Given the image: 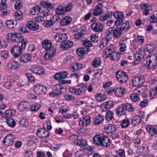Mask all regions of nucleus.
Wrapping results in <instances>:
<instances>
[{"instance_id": "obj_6", "label": "nucleus", "mask_w": 157, "mask_h": 157, "mask_svg": "<svg viewBox=\"0 0 157 157\" xmlns=\"http://www.w3.org/2000/svg\"><path fill=\"white\" fill-rule=\"evenodd\" d=\"M107 31L108 33H111L113 37L115 38H119L122 33V31L119 27H111L107 29Z\"/></svg>"}, {"instance_id": "obj_5", "label": "nucleus", "mask_w": 157, "mask_h": 157, "mask_svg": "<svg viewBox=\"0 0 157 157\" xmlns=\"http://www.w3.org/2000/svg\"><path fill=\"white\" fill-rule=\"evenodd\" d=\"M116 75L117 80L121 83H125L128 80V76L124 71L119 70L116 72Z\"/></svg>"}, {"instance_id": "obj_7", "label": "nucleus", "mask_w": 157, "mask_h": 157, "mask_svg": "<svg viewBox=\"0 0 157 157\" xmlns=\"http://www.w3.org/2000/svg\"><path fill=\"white\" fill-rule=\"evenodd\" d=\"M113 15L117 19L115 22V25L118 26L121 24L123 22V18L124 16V13L121 12L117 11L113 13Z\"/></svg>"}, {"instance_id": "obj_14", "label": "nucleus", "mask_w": 157, "mask_h": 157, "mask_svg": "<svg viewBox=\"0 0 157 157\" xmlns=\"http://www.w3.org/2000/svg\"><path fill=\"white\" fill-rule=\"evenodd\" d=\"M14 139L15 136L13 135L8 134L5 137L3 143L6 145H11L13 144Z\"/></svg>"}, {"instance_id": "obj_37", "label": "nucleus", "mask_w": 157, "mask_h": 157, "mask_svg": "<svg viewBox=\"0 0 157 157\" xmlns=\"http://www.w3.org/2000/svg\"><path fill=\"white\" fill-rule=\"evenodd\" d=\"M29 106V103L23 101L21 102L18 105V109L21 111L26 110Z\"/></svg>"}, {"instance_id": "obj_11", "label": "nucleus", "mask_w": 157, "mask_h": 157, "mask_svg": "<svg viewBox=\"0 0 157 157\" xmlns=\"http://www.w3.org/2000/svg\"><path fill=\"white\" fill-rule=\"evenodd\" d=\"M91 27L93 31L95 32L101 33L103 31V26L100 22L93 23Z\"/></svg>"}, {"instance_id": "obj_34", "label": "nucleus", "mask_w": 157, "mask_h": 157, "mask_svg": "<svg viewBox=\"0 0 157 157\" xmlns=\"http://www.w3.org/2000/svg\"><path fill=\"white\" fill-rule=\"evenodd\" d=\"M147 90V87L145 86H141L136 88L134 90V92L138 95H140L145 93Z\"/></svg>"}, {"instance_id": "obj_17", "label": "nucleus", "mask_w": 157, "mask_h": 157, "mask_svg": "<svg viewBox=\"0 0 157 157\" xmlns=\"http://www.w3.org/2000/svg\"><path fill=\"white\" fill-rule=\"evenodd\" d=\"M140 7L141 9L144 10L143 13L145 15H148L149 13V11L152 10V8L151 6L148 4L140 5Z\"/></svg>"}, {"instance_id": "obj_26", "label": "nucleus", "mask_w": 157, "mask_h": 157, "mask_svg": "<svg viewBox=\"0 0 157 157\" xmlns=\"http://www.w3.org/2000/svg\"><path fill=\"white\" fill-rule=\"evenodd\" d=\"M148 152V148L146 146L140 147L137 151V153L139 155H144Z\"/></svg>"}, {"instance_id": "obj_49", "label": "nucleus", "mask_w": 157, "mask_h": 157, "mask_svg": "<svg viewBox=\"0 0 157 157\" xmlns=\"http://www.w3.org/2000/svg\"><path fill=\"white\" fill-rule=\"evenodd\" d=\"M101 59L99 57L95 58L92 62V65L94 67H97L101 64Z\"/></svg>"}, {"instance_id": "obj_33", "label": "nucleus", "mask_w": 157, "mask_h": 157, "mask_svg": "<svg viewBox=\"0 0 157 157\" xmlns=\"http://www.w3.org/2000/svg\"><path fill=\"white\" fill-rule=\"evenodd\" d=\"M73 45V42L72 41L66 40L61 44L60 47L62 49L64 50L71 48Z\"/></svg>"}, {"instance_id": "obj_27", "label": "nucleus", "mask_w": 157, "mask_h": 157, "mask_svg": "<svg viewBox=\"0 0 157 157\" xmlns=\"http://www.w3.org/2000/svg\"><path fill=\"white\" fill-rule=\"evenodd\" d=\"M32 58V56L30 54H26L22 55L20 58V61L25 63L29 62Z\"/></svg>"}, {"instance_id": "obj_63", "label": "nucleus", "mask_w": 157, "mask_h": 157, "mask_svg": "<svg viewBox=\"0 0 157 157\" xmlns=\"http://www.w3.org/2000/svg\"><path fill=\"white\" fill-rule=\"evenodd\" d=\"M5 114L6 117H7L13 116L15 114V113L11 109H8L6 111Z\"/></svg>"}, {"instance_id": "obj_13", "label": "nucleus", "mask_w": 157, "mask_h": 157, "mask_svg": "<svg viewBox=\"0 0 157 157\" xmlns=\"http://www.w3.org/2000/svg\"><path fill=\"white\" fill-rule=\"evenodd\" d=\"M103 8L101 3L98 4L95 7L92 13L94 16H98L101 15L103 12Z\"/></svg>"}, {"instance_id": "obj_44", "label": "nucleus", "mask_w": 157, "mask_h": 157, "mask_svg": "<svg viewBox=\"0 0 157 157\" xmlns=\"http://www.w3.org/2000/svg\"><path fill=\"white\" fill-rule=\"evenodd\" d=\"M102 137H101L99 135H95L93 138L94 143L98 146H101V140Z\"/></svg>"}, {"instance_id": "obj_45", "label": "nucleus", "mask_w": 157, "mask_h": 157, "mask_svg": "<svg viewBox=\"0 0 157 157\" xmlns=\"http://www.w3.org/2000/svg\"><path fill=\"white\" fill-rule=\"evenodd\" d=\"M123 105L125 110H126L128 112H133L134 110V107L130 103H125L123 104Z\"/></svg>"}, {"instance_id": "obj_20", "label": "nucleus", "mask_w": 157, "mask_h": 157, "mask_svg": "<svg viewBox=\"0 0 157 157\" xmlns=\"http://www.w3.org/2000/svg\"><path fill=\"white\" fill-rule=\"evenodd\" d=\"M146 129L148 133L151 136H153L155 134H157V125L153 126L148 125L146 127Z\"/></svg>"}, {"instance_id": "obj_21", "label": "nucleus", "mask_w": 157, "mask_h": 157, "mask_svg": "<svg viewBox=\"0 0 157 157\" xmlns=\"http://www.w3.org/2000/svg\"><path fill=\"white\" fill-rule=\"evenodd\" d=\"M42 47L44 49L48 50H50L52 47V44L50 41L48 40H45L42 42Z\"/></svg>"}, {"instance_id": "obj_18", "label": "nucleus", "mask_w": 157, "mask_h": 157, "mask_svg": "<svg viewBox=\"0 0 157 157\" xmlns=\"http://www.w3.org/2000/svg\"><path fill=\"white\" fill-rule=\"evenodd\" d=\"M91 122V118L90 116H87L82 118L79 122V125L82 126H86L88 125Z\"/></svg>"}, {"instance_id": "obj_39", "label": "nucleus", "mask_w": 157, "mask_h": 157, "mask_svg": "<svg viewBox=\"0 0 157 157\" xmlns=\"http://www.w3.org/2000/svg\"><path fill=\"white\" fill-rule=\"evenodd\" d=\"M121 25V26L119 27L120 28L122 31L127 32L131 28L130 24L128 22H124L122 23Z\"/></svg>"}, {"instance_id": "obj_51", "label": "nucleus", "mask_w": 157, "mask_h": 157, "mask_svg": "<svg viewBox=\"0 0 157 157\" xmlns=\"http://www.w3.org/2000/svg\"><path fill=\"white\" fill-rule=\"evenodd\" d=\"M103 105L105 109H109L113 106L114 103L112 101L110 100L104 103Z\"/></svg>"}, {"instance_id": "obj_50", "label": "nucleus", "mask_w": 157, "mask_h": 157, "mask_svg": "<svg viewBox=\"0 0 157 157\" xmlns=\"http://www.w3.org/2000/svg\"><path fill=\"white\" fill-rule=\"evenodd\" d=\"M111 60H118L121 57V55L120 53L115 52L109 57Z\"/></svg>"}, {"instance_id": "obj_43", "label": "nucleus", "mask_w": 157, "mask_h": 157, "mask_svg": "<svg viewBox=\"0 0 157 157\" xmlns=\"http://www.w3.org/2000/svg\"><path fill=\"white\" fill-rule=\"evenodd\" d=\"M56 52L55 49L52 48V50H49L48 52L46 53L44 55V57L45 59H48L52 57Z\"/></svg>"}, {"instance_id": "obj_31", "label": "nucleus", "mask_w": 157, "mask_h": 157, "mask_svg": "<svg viewBox=\"0 0 157 157\" xmlns=\"http://www.w3.org/2000/svg\"><path fill=\"white\" fill-rule=\"evenodd\" d=\"M6 26L9 29H12L16 26L17 22L16 21L12 20H8L5 21Z\"/></svg>"}, {"instance_id": "obj_32", "label": "nucleus", "mask_w": 157, "mask_h": 157, "mask_svg": "<svg viewBox=\"0 0 157 157\" xmlns=\"http://www.w3.org/2000/svg\"><path fill=\"white\" fill-rule=\"evenodd\" d=\"M82 66V64L81 63H75L71 65L69 69L72 72H75L80 69Z\"/></svg>"}, {"instance_id": "obj_47", "label": "nucleus", "mask_w": 157, "mask_h": 157, "mask_svg": "<svg viewBox=\"0 0 157 157\" xmlns=\"http://www.w3.org/2000/svg\"><path fill=\"white\" fill-rule=\"evenodd\" d=\"M42 12L41 8L38 6L34 7L31 10V13L33 15H38Z\"/></svg>"}, {"instance_id": "obj_48", "label": "nucleus", "mask_w": 157, "mask_h": 157, "mask_svg": "<svg viewBox=\"0 0 157 157\" xmlns=\"http://www.w3.org/2000/svg\"><path fill=\"white\" fill-rule=\"evenodd\" d=\"M75 144L81 147H84L87 145V141L85 139H78L75 141Z\"/></svg>"}, {"instance_id": "obj_3", "label": "nucleus", "mask_w": 157, "mask_h": 157, "mask_svg": "<svg viewBox=\"0 0 157 157\" xmlns=\"http://www.w3.org/2000/svg\"><path fill=\"white\" fill-rule=\"evenodd\" d=\"M144 64L149 69L153 70L157 67V56L151 55L147 57Z\"/></svg>"}, {"instance_id": "obj_59", "label": "nucleus", "mask_w": 157, "mask_h": 157, "mask_svg": "<svg viewBox=\"0 0 157 157\" xmlns=\"http://www.w3.org/2000/svg\"><path fill=\"white\" fill-rule=\"evenodd\" d=\"M83 46L86 47L90 48L92 46V44L91 42L88 40H85L82 42Z\"/></svg>"}, {"instance_id": "obj_8", "label": "nucleus", "mask_w": 157, "mask_h": 157, "mask_svg": "<svg viewBox=\"0 0 157 157\" xmlns=\"http://www.w3.org/2000/svg\"><path fill=\"white\" fill-rule=\"evenodd\" d=\"M115 47L113 44H110L108 46L103 52V57L105 58L109 57L113 53L115 52Z\"/></svg>"}, {"instance_id": "obj_46", "label": "nucleus", "mask_w": 157, "mask_h": 157, "mask_svg": "<svg viewBox=\"0 0 157 157\" xmlns=\"http://www.w3.org/2000/svg\"><path fill=\"white\" fill-rule=\"evenodd\" d=\"M96 99L99 101H102L105 100L106 99L105 95L104 94L99 93L95 95Z\"/></svg>"}, {"instance_id": "obj_1", "label": "nucleus", "mask_w": 157, "mask_h": 157, "mask_svg": "<svg viewBox=\"0 0 157 157\" xmlns=\"http://www.w3.org/2000/svg\"><path fill=\"white\" fill-rule=\"evenodd\" d=\"M27 40L22 41L20 45L17 44L12 47L10 49V52L12 56L14 57H19L22 53L23 50L25 49L27 44Z\"/></svg>"}, {"instance_id": "obj_15", "label": "nucleus", "mask_w": 157, "mask_h": 157, "mask_svg": "<svg viewBox=\"0 0 157 157\" xmlns=\"http://www.w3.org/2000/svg\"><path fill=\"white\" fill-rule=\"evenodd\" d=\"M36 134L40 138H47L49 136L50 133L45 128H39L37 129Z\"/></svg>"}, {"instance_id": "obj_62", "label": "nucleus", "mask_w": 157, "mask_h": 157, "mask_svg": "<svg viewBox=\"0 0 157 157\" xmlns=\"http://www.w3.org/2000/svg\"><path fill=\"white\" fill-rule=\"evenodd\" d=\"M50 20L54 24L56 22L60 20V18L59 17L57 14L56 15H52L50 18Z\"/></svg>"}, {"instance_id": "obj_38", "label": "nucleus", "mask_w": 157, "mask_h": 157, "mask_svg": "<svg viewBox=\"0 0 157 157\" xmlns=\"http://www.w3.org/2000/svg\"><path fill=\"white\" fill-rule=\"evenodd\" d=\"M89 50V49L86 48H78L76 49V53L78 56H81L86 54Z\"/></svg>"}, {"instance_id": "obj_40", "label": "nucleus", "mask_w": 157, "mask_h": 157, "mask_svg": "<svg viewBox=\"0 0 157 157\" xmlns=\"http://www.w3.org/2000/svg\"><path fill=\"white\" fill-rule=\"evenodd\" d=\"M104 119V117L101 115H98L95 117L93 124L95 125H98L103 122Z\"/></svg>"}, {"instance_id": "obj_64", "label": "nucleus", "mask_w": 157, "mask_h": 157, "mask_svg": "<svg viewBox=\"0 0 157 157\" xmlns=\"http://www.w3.org/2000/svg\"><path fill=\"white\" fill-rule=\"evenodd\" d=\"M149 94L151 97L154 98L156 94H157V91L156 87L154 88H152L149 91Z\"/></svg>"}, {"instance_id": "obj_23", "label": "nucleus", "mask_w": 157, "mask_h": 157, "mask_svg": "<svg viewBox=\"0 0 157 157\" xmlns=\"http://www.w3.org/2000/svg\"><path fill=\"white\" fill-rule=\"evenodd\" d=\"M86 86L83 83L80 84L78 86V88H76V95H79L85 92L86 90Z\"/></svg>"}, {"instance_id": "obj_9", "label": "nucleus", "mask_w": 157, "mask_h": 157, "mask_svg": "<svg viewBox=\"0 0 157 157\" xmlns=\"http://www.w3.org/2000/svg\"><path fill=\"white\" fill-rule=\"evenodd\" d=\"M54 38L56 42L63 43L67 40V34L64 33H56L54 36Z\"/></svg>"}, {"instance_id": "obj_24", "label": "nucleus", "mask_w": 157, "mask_h": 157, "mask_svg": "<svg viewBox=\"0 0 157 157\" xmlns=\"http://www.w3.org/2000/svg\"><path fill=\"white\" fill-rule=\"evenodd\" d=\"M110 140L108 137L105 136L102 137L101 140V146L107 147L110 145Z\"/></svg>"}, {"instance_id": "obj_35", "label": "nucleus", "mask_w": 157, "mask_h": 157, "mask_svg": "<svg viewBox=\"0 0 157 157\" xmlns=\"http://www.w3.org/2000/svg\"><path fill=\"white\" fill-rule=\"evenodd\" d=\"M14 79L13 77L10 76L8 78L7 81L4 84L5 86L7 89H10L13 86V82H14Z\"/></svg>"}, {"instance_id": "obj_57", "label": "nucleus", "mask_w": 157, "mask_h": 157, "mask_svg": "<svg viewBox=\"0 0 157 157\" xmlns=\"http://www.w3.org/2000/svg\"><path fill=\"white\" fill-rule=\"evenodd\" d=\"M15 21L20 20L23 18L22 13L19 11H16L14 13Z\"/></svg>"}, {"instance_id": "obj_29", "label": "nucleus", "mask_w": 157, "mask_h": 157, "mask_svg": "<svg viewBox=\"0 0 157 157\" xmlns=\"http://www.w3.org/2000/svg\"><path fill=\"white\" fill-rule=\"evenodd\" d=\"M125 92V89L122 87H118L116 88L114 91L115 95L117 97H121Z\"/></svg>"}, {"instance_id": "obj_30", "label": "nucleus", "mask_w": 157, "mask_h": 157, "mask_svg": "<svg viewBox=\"0 0 157 157\" xmlns=\"http://www.w3.org/2000/svg\"><path fill=\"white\" fill-rule=\"evenodd\" d=\"M104 128L107 133H112L115 131L116 129L115 125L112 124H108L105 125Z\"/></svg>"}, {"instance_id": "obj_53", "label": "nucleus", "mask_w": 157, "mask_h": 157, "mask_svg": "<svg viewBox=\"0 0 157 157\" xmlns=\"http://www.w3.org/2000/svg\"><path fill=\"white\" fill-rule=\"evenodd\" d=\"M62 85L59 84H56L53 86V89L55 91H57V92H60V94H62V90L63 89V87L61 86Z\"/></svg>"}, {"instance_id": "obj_25", "label": "nucleus", "mask_w": 157, "mask_h": 157, "mask_svg": "<svg viewBox=\"0 0 157 157\" xmlns=\"http://www.w3.org/2000/svg\"><path fill=\"white\" fill-rule=\"evenodd\" d=\"M116 114L118 116L124 115L126 114V110L122 104L121 106L117 107L115 110Z\"/></svg>"}, {"instance_id": "obj_28", "label": "nucleus", "mask_w": 157, "mask_h": 157, "mask_svg": "<svg viewBox=\"0 0 157 157\" xmlns=\"http://www.w3.org/2000/svg\"><path fill=\"white\" fill-rule=\"evenodd\" d=\"M7 66L9 69L13 70L19 69L20 67L18 62L14 61L9 63Z\"/></svg>"}, {"instance_id": "obj_16", "label": "nucleus", "mask_w": 157, "mask_h": 157, "mask_svg": "<svg viewBox=\"0 0 157 157\" xmlns=\"http://www.w3.org/2000/svg\"><path fill=\"white\" fill-rule=\"evenodd\" d=\"M47 88L40 84H37L34 88V92L38 94H42L45 93Z\"/></svg>"}, {"instance_id": "obj_36", "label": "nucleus", "mask_w": 157, "mask_h": 157, "mask_svg": "<svg viewBox=\"0 0 157 157\" xmlns=\"http://www.w3.org/2000/svg\"><path fill=\"white\" fill-rule=\"evenodd\" d=\"M38 142V139L35 136H31L28 138L27 144L28 146H31Z\"/></svg>"}, {"instance_id": "obj_52", "label": "nucleus", "mask_w": 157, "mask_h": 157, "mask_svg": "<svg viewBox=\"0 0 157 157\" xmlns=\"http://www.w3.org/2000/svg\"><path fill=\"white\" fill-rule=\"evenodd\" d=\"M55 13L57 15H61L64 14L65 12L63 7L59 6L56 8L55 10Z\"/></svg>"}, {"instance_id": "obj_2", "label": "nucleus", "mask_w": 157, "mask_h": 157, "mask_svg": "<svg viewBox=\"0 0 157 157\" xmlns=\"http://www.w3.org/2000/svg\"><path fill=\"white\" fill-rule=\"evenodd\" d=\"M6 38L9 42L11 43H17L20 45L22 41L27 40L26 39H24L20 33L16 32L9 33L7 35Z\"/></svg>"}, {"instance_id": "obj_12", "label": "nucleus", "mask_w": 157, "mask_h": 157, "mask_svg": "<svg viewBox=\"0 0 157 157\" xmlns=\"http://www.w3.org/2000/svg\"><path fill=\"white\" fill-rule=\"evenodd\" d=\"M30 69L32 72L36 74L43 75L44 74V69L43 68L38 64L33 65Z\"/></svg>"}, {"instance_id": "obj_60", "label": "nucleus", "mask_w": 157, "mask_h": 157, "mask_svg": "<svg viewBox=\"0 0 157 157\" xmlns=\"http://www.w3.org/2000/svg\"><path fill=\"white\" fill-rule=\"evenodd\" d=\"M40 105L37 104H34L30 108L32 111L36 112L38 111L40 108Z\"/></svg>"}, {"instance_id": "obj_61", "label": "nucleus", "mask_w": 157, "mask_h": 157, "mask_svg": "<svg viewBox=\"0 0 157 157\" xmlns=\"http://www.w3.org/2000/svg\"><path fill=\"white\" fill-rule=\"evenodd\" d=\"M113 113L111 111H108L106 113L105 118L107 121H111L113 117Z\"/></svg>"}, {"instance_id": "obj_56", "label": "nucleus", "mask_w": 157, "mask_h": 157, "mask_svg": "<svg viewBox=\"0 0 157 157\" xmlns=\"http://www.w3.org/2000/svg\"><path fill=\"white\" fill-rule=\"evenodd\" d=\"M155 49V45L153 44H150L147 45L146 51L149 53L152 52Z\"/></svg>"}, {"instance_id": "obj_41", "label": "nucleus", "mask_w": 157, "mask_h": 157, "mask_svg": "<svg viewBox=\"0 0 157 157\" xmlns=\"http://www.w3.org/2000/svg\"><path fill=\"white\" fill-rule=\"evenodd\" d=\"M6 118V122L9 126L11 127L15 126L16 122L11 117H7Z\"/></svg>"}, {"instance_id": "obj_4", "label": "nucleus", "mask_w": 157, "mask_h": 157, "mask_svg": "<svg viewBox=\"0 0 157 157\" xmlns=\"http://www.w3.org/2000/svg\"><path fill=\"white\" fill-rule=\"evenodd\" d=\"M40 5L46 9L42 11L43 15L44 16H47L51 15L50 10H52L53 6L51 3L45 1H42L40 2Z\"/></svg>"}, {"instance_id": "obj_22", "label": "nucleus", "mask_w": 157, "mask_h": 157, "mask_svg": "<svg viewBox=\"0 0 157 157\" xmlns=\"http://www.w3.org/2000/svg\"><path fill=\"white\" fill-rule=\"evenodd\" d=\"M72 20V18L70 16H66L61 20L59 24L62 26H65L69 24Z\"/></svg>"}, {"instance_id": "obj_58", "label": "nucleus", "mask_w": 157, "mask_h": 157, "mask_svg": "<svg viewBox=\"0 0 157 157\" xmlns=\"http://www.w3.org/2000/svg\"><path fill=\"white\" fill-rule=\"evenodd\" d=\"M73 6V4L71 2L68 3L65 6L63 7L65 13L70 11L72 9Z\"/></svg>"}, {"instance_id": "obj_55", "label": "nucleus", "mask_w": 157, "mask_h": 157, "mask_svg": "<svg viewBox=\"0 0 157 157\" xmlns=\"http://www.w3.org/2000/svg\"><path fill=\"white\" fill-rule=\"evenodd\" d=\"M130 124V121L128 119H124L121 123V126L122 128L128 127Z\"/></svg>"}, {"instance_id": "obj_42", "label": "nucleus", "mask_w": 157, "mask_h": 157, "mask_svg": "<svg viewBox=\"0 0 157 157\" xmlns=\"http://www.w3.org/2000/svg\"><path fill=\"white\" fill-rule=\"evenodd\" d=\"M142 120L138 116H135L132 118L131 123L132 125L137 126L141 122Z\"/></svg>"}, {"instance_id": "obj_10", "label": "nucleus", "mask_w": 157, "mask_h": 157, "mask_svg": "<svg viewBox=\"0 0 157 157\" xmlns=\"http://www.w3.org/2000/svg\"><path fill=\"white\" fill-rule=\"evenodd\" d=\"M145 77L143 75L134 77L132 80V85L133 86H137L145 82Z\"/></svg>"}, {"instance_id": "obj_54", "label": "nucleus", "mask_w": 157, "mask_h": 157, "mask_svg": "<svg viewBox=\"0 0 157 157\" xmlns=\"http://www.w3.org/2000/svg\"><path fill=\"white\" fill-rule=\"evenodd\" d=\"M84 34L82 31L75 33L74 34V38L75 40H80L83 38Z\"/></svg>"}, {"instance_id": "obj_19", "label": "nucleus", "mask_w": 157, "mask_h": 157, "mask_svg": "<svg viewBox=\"0 0 157 157\" xmlns=\"http://www.w3.org/2000/svg\"><path fill=\"white\" fill-rule=\"evenodd\" d=\"M26 26L28 29L34 31L37 30L39 28L38 25L33 21H28Z\"/></svg>"}]
</instances>
